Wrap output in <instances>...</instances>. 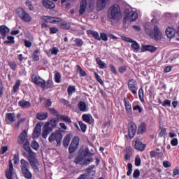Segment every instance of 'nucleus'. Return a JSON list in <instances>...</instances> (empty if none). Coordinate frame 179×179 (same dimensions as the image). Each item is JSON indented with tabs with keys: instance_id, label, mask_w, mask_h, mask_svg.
Here are the masks:
<instances>
[{
	"instance_id": "obj_1",
	"label": "nucleus",
	"mask_w": 179,
	"mask_h": 179,
	"mask_svg": "<svg viewBox=\"0 0 179 179\" xmlns=\"http://www.w3.org/2000/svg\"><path fill=\"white\" fill-rule=\"evenodd\" d=\"M121 7L120 5L115 3L109 7L107 11V17L111 20L118 21L121 19Z\"/></svg>"
},
{
	"instance_id": "obj_2",
	"label": "nucleus",
	"mask_w": 179,
	"mask_h": 179,
	"mask_svg": "<svg viewBox=\"0 0 179 179\" xmlns=\"http://www.w3.org/2000/svg\"><path fill=\"white\" fill-rule=\"evenodd\" d=\"M89 155V151L85 150L82 152L81 155H78L75 159V163L76 164H79V163H81L83 166H87V164H90L92 162H93V158L92 157H87Z\"/></svg>"
},
{
	"instance_id": "obj_3",
	"label": "nucleus",
	"mask_w": 179,
	"mask_h": 179,
	"mask_svg": "<svg viewBox=\"0 0 179 179\" xmlns=\"http://www.w3.org/2000/svg\"><path fill=\"white\" fill-rule=\"evenodd\" d=\"M145 31L151 38L156 40V41H160L163 38V34L157 25L154 26L152 31L146 28Z\"/></svg>"
},
{
	"instance_id": "obj_4",
	"label": "nucleus",
	"mask_w": 179,
	"mask_h": 179,
	"mask_svg": "<svg viewBox=\"0 0 179 179\" xmlns=\"http://www.w3.org/2000/svg\"><path fill=\"white\" fill-rule=\"evenodd\" d=\"M50 143L57 142V146H61V141H62V133L59 130H56L48 138Z\"/></svg>"
},
{
	"instance_id": "obj_5",
	"label": "nucleus",
	"mask_w": 179,
	"mask_h": 179,
	"mask_svg": "<svg viewBox=\"0 0 179 179\" xmlns=\"http://www.w3.org/2000/svg\"><path fill=\"white\" fill-rule=\"evenodd\" d=\"M94 176H96V169H94V165H91L87 169V173L81 175L78 179H93Z\"/></svg>"
},
{
	"instance_id": "obj_6",
	"label": "nucleus",
	"mask_w": 179,
	"mask_h": 179,
	"mask_svg": "<svg viewBox=\"0 0 179 179\" xmlns=\"http://www.w3.org/2000/svg\"><path fill=\"white\" fill-rule=\"evenodd\" d=\"M17 15L19 16L23 22H25L26 23H29V22H31V17H30V15L27 13L23 8H18L17 10Z\"/></svg>"
},
{
	"instance_id": "obj_7",
	"label": "nucleus",
	"mask_w": 179,
	"mask_h": 179,
	"mask_svg": "<svg viewBox=\"0 0 179 179\" xmlns=\"http://www.w3.org/2000/svg\"><path fill=\"white\" fill-rule=\"evenodd\" d=\"M126 138H130V139H132L134 136H135V134H136V124L135 123H129V128H128V131H124V132Z\"/></svg>"
},
{
	"instance_id": "obj_8",
	"label": "nucleus",
	"mask_w": 179,
	"mask_h": 179,
	"mask_svg": "<svg viewBox=\"0 0 179 179\" xmlns=\"http://www.w3.org/2000/svg\"><path fill=\"white\" fill-rule=\"evenodd\" d=\"M128 89L129 92L132 93V94L136 96L138 94V83H136V80L134 79L129 80Z\"/></svg>"
},
{
	"instance_id": "obj_9",
	"label": "nucleus",
	"mask_w": 179,
	"mask_h": 179,
	"mask_svg": "<svg viewBox=\"0 0 179 179\" xmlns=\"http://www.w3.org/2000/svg\"><path fill=\"white\" fill-rule=\"evenodd\" d=\"M122 39L124 41H127V43H131V48L134 49V51H136V52H138V51H139L140 46L138 42L127 36H122Z\"/></svg>"
},
{
	"instance_id": "obj_10",
	"label": "nucleus",
	"mask_w": 179,
	"mask_h": 179,
	"mask_svg": "<svg viewBox=\"0 0 179 179\" xmlns=\"http://www.w3.org/2000/svg\"><path fill=\"white\" fill-rule=\"evenodd\" d=\"M31 82L34 83L35 85H37V86H39L43 89L44 87V82L45 80L41 78L40 76H37L36 75L31 76Z\"/></svg>"
},
{
	"instance_id": "obj_11",
	"label": "nucleus",
	"mask_w": 179,
	"mask_h": 179,
	"mask_svg": "<svg viewBox=\"0 0 179 179\" xmlns=\"http://www.w3.org/2000/svg\"><path fill=\"white\" fill-rule=\"evenodd\" d=\"M138 19V13L136 11H130L128 13L126 14L124 17V20L129 22H134V20H136Z\"/></svg>"
},
{
	"instance_id": "obj_12",
	"label": "nucleus",
	"mask_w": 179,
	"mask_h": 179,
	"mask_svg": "<svg viewBox=\"0 0 179 179\" xmlns=\"http://www.w3.org/2000/svg\"><path fill=\"white\" fill-rule=\"evenodd\" d=\"M41 19L48 23H59V22H62V19L55 17L42 16Z\"/></svg>"
},
{
	"instance_id": "obj_13",
	"label": "nucleus",
	"mask_w": 179,
	"mask_h": 179,
	"mask_svg": "<svg viewBox=\"0 0 179 179\" xmlns=\"http://www.w3.org/2000/svg\"><path fill=\"white\" fill-rule=\"evenodd\" d=\"M52 131V128L50 127V122H47L43 127L42 137L47 138L50 132Z\"/></svg>"
},
{
	"instance_id": "obj_14",
	"label": "nucleus",
	"mask_w": 179,
	"mask_h": 179,
	"mask_svg": "<svg viewBox=\"0 0 179 179\" xmlns=\"http://www.w3.org/2000/svg\"><path fill=\"white\" fill-rule=\"evenodd\" d=\"M145 51H149L150 52H156V51H157V48L151 45H142L141 52H145Z\"/></svg>"
},
{
	"instance_id": "obj_15",
	"label": "nucleus",
	"mask_w": 179,
	"mask_h": 179,
	"mask_svg": "<svg viewBox=\"0 0 179 179\" xmlns=\"http://www.w3.org/2000/svg\"><path fill=\"white\" fill-rule=\"evenodd\" d=\"M27 130H23L21 134H20V136H18V143L19 145H22V143H26V141H27Z\"/></svg>"
},
{
	"instance_id": "obj_16",
	"label": "nucleus",
	"mask_w": 179,
	"mask_h": 179,
	"mask_svg": "<svg viewBox=\"0 0 179 179\" xmlns=\"http://www.w3.org/2000/svg\"><path fill=\"white\" fill-rule=\"evenodd\" d=\"M40 135H41V124L38 123V124H36V125L34 129L33 138L35 139H37V138H38V136H40Z\"/></svg>"
},
{
	"instance_id": "obj_17",
	"label": "nucleus",
	"mask_w": 179,
	"mask_h": 179,
	"mask_svg": "<svg viewBox=\"0 0 179 179\" xmlns=\"http://www.w3.org/2000/svg\"><path fill=\"white\" fill-rule=\"evenodd\" d=\"M28 160L34 171L38 170V166H40V164H38V161L37 159L31 158V156H28Z\"/></svg>"
},
{
	"instance_id": "obj_18",
	"label": "nucleus",
	"mask_w": 179,
	"mask_h": 179,
	"mask_svg": "<svg viewBox=\"0 0 179 179\" xmlns=\"http://www.w3.org/2000/svg\"><path fill=\"white\" fill-rule=\"evenodd\" d=\"M13 176V164L12 160H9V169L6 171V177L8 179H12Z\"/></svg>"
},
{
	"instance_id": "obj_19",
	"label": "nucleus",
	"mask_w": 179,
	"mask_h": 179,
	"mask_svg": "<svg viewBox=\"0 0 179 179\" xmlns=\"http://www.w3.org/2000/svg\"><path fill=\"white\" fill-rule=\"evenodd\" d=\"M87 8V1L82 0L80 4V10H79L80 15H83Z\"/></svg>"
},
{
	"instance_id": "obj_20",
	"label": "nucleus",
	"mask_w": 179,
	"mask_h": 179,
	"mask_svg": "<svg viewBox=\"0 0 179 179\" xmlns=\"http://www.w3.org/2000/svg\"><path fill=\"white\" fill-rule=\"evenodd\" d=\"M42 3L47 9H54L55 4L50 0H42Z\"/></svg>"
},
{
	"instance_id": "obj_21",
	"label": "nucleus",
	"mask_w": 179,
	"mask_h": 179,
	"mask_svg": "<svg viewBox=\"0 0 179 179\" xmlns=\"http://www.w3.org/2000/svg\"><path fill=\"white\" fill-rule=\"evenodd\" d=\"M15 121H16V117H15V113H6V122L7 124H10L11 122H15Z\"/></svg>"
},
{
	"instance_id": "obj_22",
	"label": "nucleus",
	"mask_w": 179,
	"mask_h": 179,
	"mask_svg": "<svg viewBox=\"0 0 179 179\" xmlns=\"http://www.w3.org/2000/svg\"><path fill=\"white\" fill-rule=\"evenodd\" d=\"M110 0H98L96 5L97 8L99 9V10H101L102 9H104L106 6H107V3H108Z\"/></svg>"
},
{
	"instance_id": "obj_23",
	"label": "nucleus",
	"mask_w": 179,
	"mask_h": 179,
	"mask_svg": "<svg viewBox=\"0 0 179 179\" xmlns=\"http://www.w3.org/2000/svg\"><path fill=\"white\" fill-rule=\"evenodd\" d=\"M123 101L124 103L125 109L128 114H132V106L131 103L127 99V98H124Z\"/></svg>"
},
{
	"instance_id": "obj_24",
	"label": "nucleus",
	"mask_w": 179,
	"mask_h": 179,
	"mask_svg": "<svg viewBox=\"0 0 179 179\" xmlns=\"http://www.w3.org/2000/svg\"><path fill=\"white\" fill-rule=\"evenodd\" d=\"M20 164L21 171L30 169V164H29V162L26 161L24 159L20 160Z\"/></svg>"
},
{
	"instance_id": "obj_25",
	"label": "nucleus",
	"mask_w": 179,
	"mask_h": 179,
	"mask_svg": "<svg viewBox=\"0 0 179 179\" xmlns=\"http://www.w3.org/2000/svg\"><path fill=\"white\" fill-rule=\"evenodd\" d=\"M78 107L80 111H83V113H86V111L89 110L87 108V105L86 104V102L83 101L78 102Z\"/></svg>"
},
{
	"instance_id": "obj_26",
	"label": "nucleus",
	"mask_w": 179,
	"mask_h": 179,
	"mask_svg": "<svg viewBox=\"0 0 179 179\" xmlns=\"http://www.w3.org/2000/svg\"><path fill=\"white\" fill-rule=\"evenodd\" d=\"M166 34L168 38H173L176 36V29L173 27H168L166 30Z\"/></svg>"
},
{
	"instance_id": "obj_27",
	"label": "nucleus",
	"mask_w": 179,
	"mask_h": 179,
	"mask_svg": "<svg viewBox=\"0 0 179 179\" xmlns=\"http://www.w3.org/2000/svg\"><path fill=\"white\" fill-rule=\"evenodd\" d=\"M18 106L22 108H30L31 103L29 101L21 100L18 102Z\"/></svg>"
},
{
	"instance_id": "obj_28",
	"label": "nucleus",
	"mask_w": 179,
	"mask_h": 179,
	"mask_svg": "<svg viewBox=\"0 0 179 179\" xmlns=\"http://www.w3.org/2000/svg\"><path fill=\"white\" fill-rule=\"evenodd\" d=\"M134 148H135V149H136V150H139L140 152H143V150H145V149H146V145H145L141 141H136Z\"/></svg>"
},
{
	"instance_id": "obj_29",
	"label": "nucleus",
	"mask_w": 179,
	"mask_h": 179,
	"mask_svg": "<svg viewBox=\"0 0 179 179\" xmlns=\"http://www.w3.org/2000/svg\"><path fill=\"white\" fill-rule=\"evenodd\" d=\"M36 118L37 120H39V121H44V120L48 118V113L44 112L38 113L36 114Z\"/></svg>"
},
{
	"instance_id": "obj_30",
	"label": "nucleus",
	"mask_w": 179,
	"mask_h": 179,
	"mask_svg": "<svg viewBox=\"0 0 179 179\" xmlns=\"http://www.w3.org/2000/svg\"><path fill=\"white\" fill-rule=\"evenodd\" d=\"M9 33V28L8 27L3 25L0 27V34L3 36L2 38L6 37V34Z\"/></svg>"
},
{
	"instance_id": "obj_31",
	"label": "nucleus",
	"mask_w": 179,
	"mask_h": 179,
	"mask_svg": "<svg viewBox=\"0 0 179 179\" xmlns=\"http://www.w3.org/2000/svg\"><path fill=\"white\" fill-rule=\"evenodd\" d=\"M54 87V82L52 80H48L47 83L44 81V87H42V89L43 90H45L47 89H52Z\"/></svg>"
},
{
	"instance_id": "obj_32",
	"label": "nucleus",
	"mask_w": 179,
	"mask_h": 179,
	"mask_svg": "<svg viewBox=\"0 0 179 179\" xmlns=\"http://www.w3.org/2000/svg\"><path fill=\"white\" fill-rule=\"evenodd\" d=\"M87 34H90L91 36H93V37L94 38H96V40H101V38L100 37V36L99 35V32L96 31H93V30H87Z\"/></svg>"
},
{
	"instance_id": "obj_33",
	"label": "nucleus",
	"mask_w": 179,
	"mask_h": 179,
	"mask_svg": "<svg viewBox=\"0 0 179 179\" xmlns=\"http://www.w3.org/2000/svg\"><path fill=\"white\" fill-rule=\"evenodd\" d=\"M22 173L24 177L26 179H31V178H33V174L31 173L30 170H29V169H24V171H22Z\"/></svg>"
},
{
	"instance_id": "obj_34",
	"label": "nucleus",
	"mask_w": 179,
	"mask_h": 179,
	"mask_svg": "<svg viewBox=\"0 0 179 179\" xmlns=\"http://www.w3.org/2000/svg\"><path fill=\"white\" fill-rule=\"evenodd\" d=\"M69 143H71V135L67 134L63 141V145L64 148H68L69 146Z\"/></svg>"
},
{
	"instance_id": "obj_35",
	"label": "nucleus",
	"mask_w": 179,
	"mask_h": 179,
	"mask_svg": "<svg viewBox=\"0 0 179 179\" xmlns=\"http://www.w3.org/2000/svg\"><path fill=\"white\" fill-rule=\"evenodd\" d=\"M82 119L85 122H87V124H92V115L84 114L82 116Z\"/></svg>"
},
{
	"instance_id": "obj_36",
	"label": "nucleus",
	"mask_w": 179,
	"mask_h": 179,
	"mask_svg": "<svg viewBox=\"0 0 179 179\" xmlns=\"http://www.w3.org/2000/svg\"><path fill=\"white\" fill-rule=\"evenodd\" d=\"M96 64L99 65L100 69H104L107 68V64L101 59H100V58H96Z\"/></svg>"
},
{
	"instance_id": "obj_37",
	"label": "nucleus",
	"mask_w": 179,
	"mask_h": 179,
	"mask_svg": "<svg viewBox=\"0 0 179 179\" xmlns=\"http://www.w3.org/2000/svg\"><path fill=\"white\" fill-rule=\"evenodd\" d=\"M145 132H146V124L143 122L140 124L138 127V133L143 134Z\"/></svg>"
},
{
	"instance_id": "obj_38",
	"label": "nucleus",
	"mask_w": 179,
	"mask_h": 179,
	"mask_svg": "<svg viewBox=\"0 0 179 179\" xmlns=\"http://www.w3.org/2000/svg\"><path fill=\"white\" fill-rule=\"evenodd\" d=\"M50 122V125H51L52 128H55L57 125H58V122L59 120L57 118H52Z\"/></svg>"
},
{
	"instance_id": "obj_39",
	"label": "nucleus",
	"mask_w": 179,
	"mask_h": 179,
	"mask_svg": "<svg viewBox=\"0 0 179 179\" xmlns=\"http://www.w3.org/2000/svg\"><path fill=\"white\" fill-rule=\"evenodd\" d=\"M4 44H15V37L8 36L7 41L3 42Z\"/></svg>"
},
{
	"instance_id": "obj_40",
	"label": "nucleus",
	"mask_w": 179,
	"mask_h": 179,
	"mask_svg": "<svg viewBox=\"0 0 179 179\" xmlns=\"http://www.w3.org/2000/svg\"><path fill=\"white\" fill-rule=\"evenodd\" d=\"M67 92L69 96H72L76 92V88H75V86L70 85L67 89Z\"/></svg>"
},
{
	"instance_id": "obj_41",
	"label": "nucleus",
	"mask_w": 179,
	"mask_h": 179,
	"mask_svg": "<svg viewBox=\"0 0 179 179\" xmlns=\"http://www.w3.org/2000/svg\"><path fill=\"white\" fill-rule=\"evenodd\" d=\"M40 52V50L36 49L34 50L32 57H33V59L34 61H38L40 59V57L38 56V53Z\"/></svg>"
},
{
	"instance_id": "obj_42",
	"label": "nucleus",
	"mask_w": 179,
	"mask_h": 179,
	"mask_svg": "<svg viewBox=\"0 0 179 179\" xmlns=\"http://www.w3.org/2000/svg\"><path fill=\"white\" fill-rule=\"evenodd\" d=\"M61 29H65L66 30H68L69 29H71V24L68 22H62L59 25Z\"/></svg>"
},
{
	"instance_id": "obj_43",
	"label": "nucleus",
	"mask_w": 179,
	"mask_h": 179,
	"mask_svg": "<svg viewBox=\"0 0 179 179\" xmlns=\"http://www.w3.org/2000/svg\"><path fill=\"white\" fill-rule=\"evenodd\" d=\"M77 73H79L80 76H86V72L79 65H77Z\"/></svg>"
},
{
	"instance_id": "obj_44",
	"label": "nucleus",
	"mask_w": 179,
	"mask_h": 179,
	"mask_svg": "<svg viewBox=\"0 0 179 179\" xmlns=\"http://www.w3.org/2000/svg\"><path fill=\"white\" fill-rule=\"evenodd\" d=\"M59 118L60 120H62V121H64V122H69V124H71V122H72L71 118L65 115H62Z\"/></svg>"
},
{
	"instance_id": "obj_45",
	"label": "nucleus",
	"mask_w": 179,
	"mask_h": 179,
	"mask_svg": "<svg viewBox=\"0 0 179 179\" xmlns=\"http://www.w3.org/2000/svg\"><path fill=\"white\" fill-rule=\"evenodd\" d=\"M79 137L76 136V137H74V138L71 141V145H74V146H79Z\"/></svg>"
},
{
	"instance_id": "obj_46",
	"label": "nucleus",
	"mask_w": 179,
	"mask_h": 179,
	"mask_svg": "<svg viewBox=\"0 0 179 179\" xmlns=\"http://www.w3.org/2000/svg\"><path fill=\"white\" fill-rule=\"evenodd\" d=\"M55 80L56 83H61V73L56 72L55 74Z\"/></svg>"
},
{
	"instance_id": "obj_47",
	"label": "nucleus",
	"mask_w": 179,
	"mask_h": 179,
	"mask_svg": "<svg viewBox=\"0 0 179 179\" xmlns=\"http://www.w3.org/2000/svg\"><path fill=\"white\" fill-rule=\"evenodd\" d=\"M74 43H76L77 47H82L83 45V41L80 38H75Z\"/></svg>"
},
{
	"instance_id": "obj_48",
	"label": "nucleus",
	"mask_w": 179,
	"mask_h": 179,
	"mask_svg": "<svg viewBox=\"0 0 179 179\" xmlns=\"http://www.w3.org/2000/svg\"><path fill=\"white\" fill-rule=\"evenodd\" d=\"M23 148L26 152H30L31 148H30V145L29 143V141H26L25 143H23Z\"/></svg>"
},
{
	"instance_id": "obj_49",
	"label": "nucleus",
	"mask_w": 179,
	"mask_h": 179,
	"mask_svg": "<svg viewBox=\"0 0 179 179\" xmlns=\"http://www.w3.org/2000/svg\"><path fill=\"white\" fill-rule=\"evenodd\" d=\"M8 66L11 68L12 71H16V66H17V64L15 62H9Z\"/></svg>"
},
{
	"instance_id": "obj_50",
	"label": "nucleus",
	"mask_w": 179,
	"mask_h": 179,
	"mask_svg": "<svg viewBox=\"0 0 179 179\" xmlns=\"http://www.w3.org/2000/svg\"><path fill=\"white\" fill-rule=\"evenodd\" d=\"M167 135V130L166 128H162L159 131V138H162V136H166Z\"/></svg>"
},
{
	"instance_id": "obj_51",
	"label": "nucleus",
	"mask_w": 179,
	"mask_h": 179,
	"mask_svg": "<svg viewBox=\"0 0 179 179\" xmlns=\"http://www.w3.org/2000/svg\"><path fill=\"white\" fill-rule=\"evenodd\" d=\"M95 79L100 83V85H104V82H103V80L100 78V76L97 73H94Z\"/></svg>"
},
{
	"instance_id": "obj_52",
	"label": "nucleus",
	"mask_w": 179,
	"mask_h": 179,
	"mask_svg": "<svg viewBox=\"0 0 179 179\" xmlns=\"http://www.w3.org/2000/svg\"><path fill=\"white\" fill-rule=\"evenodd\" d=\"M19 86H20V80H17L13 86V90L14 93H16L17 92V90L19 89Z\"/></svg>"
},
{
	"instance_id": "obj_53",
	"label": "nucleus",
	"mask_w": 179,
	"mask_h": 179,
	"mask_svg": "<svg viewBox=\"0 0 179 179\" xmlns=\"http://www.w3.org/2000/svg\"><path fill=\"white\" fill-rule=\"evenodd\" d=\"M19 153H15L13 155V162H14V164H19Z\"/></svg>"
},
{
	"instance_id": "obj_54",
	"label": "nucleus",
	"mask_w": 179,
	"mask_h": 179,
	"mask_svg": "<svg viewBox=\"0 0 179 179\" xmlns=\"http://www.w3.org/2000/svg\"><path fill=\"white\" fill-rule=\"evenodd\" d=\"M78 149V147L76 145H73V144H71L69 148V153H73L75 150Z\"/></svg>"
},
{
	"instance_id": "obj_55",
	"label": "nucleus",
	"mask_w": 179,
	"mask_h": 179,
	"mask_svg": "<svg viewBox=\"0 0 179 179\" xmlns=\"http://www.w3.org/2000/svg\"><path fill=\"white\" fill-rule=\"evenodd\" d=\"M31 148L35 150H38V148H40V145H38V143H37V141H34L31 143Z\"/></svg>"
},
{
	"instance_id": "obj_56",
	"label": "nucleus",
	"mask_w": 179,
	"mask_h": 179,
	"mask_svg": "<svg viewBox=\"0 0 179 179\" xmlns=\"http://www.w3.org/2000/svg\"><path fill=\"white\" fill-rule=\"evenodd\" d=\"M79 125L80 127V129L83 132H86V129H87V127L86 124H85L83 122H79Z\"/></svg>"
},
{
	"instance_id": "obj_57",
	"label": "nucleus",
	"mask_w": 179,
	"mask_h": 179,
	"mask_svg": "<svg viewBox=\"0 0 179 179\" xmlns=\"http://www.w3.org/2000/svg\"><path fill=\"white\" fill-rule=\"evenodd\" d=\"M141 157L136 156L135 158V166H141Z\"/></svg>"
},
{
	"instance_id": "obj_58",
	"label": "nucleus",
	"mask_w": 179,
	"mask_h": 179,
	"mask_svg": "<svg viewBox=\"0 0 179 179\" xmlns=\"http://www.w3.org/2000/svg\"><path fill=\"white\" fill-rule=\"evenodd\" d=\"M138 97L141 100V101H142V100H143V89L140 88L138 90Z\"/></svg>"
},
{
	"instance_id": "obj_59",
	"label": "nucleus",
	"mask_w": 179,
	"mask_h": 179,
	"mask_svg": "<svg viewBox=\"0 0 179 179\" xmlns=\"http://www.w3.org/2000/svg\"><path fill=\"white\" fill-rule=\"evenodd\" d=\"M171 145H172V146H177V145H178V139H177V138L172 139L171 141Z\"/></svg>"
},
{
	"instance_id": "obj_60",
	"label": "nucleus",
	"mask_w": 179,
	"mask_h": 179,
	"mask_svg": "<svg viewBox=\"0 0 179 179\" xmlns=\"http://www.w3.org/2000/svg\"><path fill=\"white\" fill-rule=\"evenodd\" d=\"M162 106L164 107H166V106H168V107H170L171 106V101L166 99L162 103Z\"/></svg>"
},
{
	"instance_id": "obj_61",
	"label": "nucleus",
	"mask_w": 179,
	"mask_h": 179,
	"mask_svg": "<svg viewBox=\"0 0 179 179\" xmlns=\"http://www.w3.org/2000/svg\"><path fill=\"white\" fill-rule=\"evenodd\" d=\"M140 176H141V171H139L138 169L135 170L133 173V177L134 178H138V177H139Z\"/></svg>"
},
{
	"instance_id": "obj_62",
	"label": "nucleus",
	"mask_w": 179,
	"mask_h": 179,
	"mask_svg": "<svg viewBox=\"0 0 179 179\" xmlns=\"http://www.w3.org/2000/svg\"><path fill=\"white\" fill-rule=\"evenodd\" d=\"M26 5H27V6H28V8L30 10H34V8L33 7V5L31 4V1H27Z\"/></svg>"
},
{
	"instance_id": "obj_63",
	"label": "nucleus",
	"mask_w": 179,
	"mask_h": 179,
	"mask_svg": "<svg viewBox=\"0 0 179 179\" xmlns=\"http://www.w3.org/2000/svg\"><path fill=\"white\" fill-rule=\"evenodd\" d=\"M50 51L51 54H52L53 55H57V54H58V51H59V50H58V48H53Z\"/></svg>"
},
{
	"instance_id": "obj_64",
	"label": "nucleus",
	"mask_w": 179,
	"mask_h": 179,
	"mask_svg": "<svg viewBox=\"0 0 179 179\" xmlns=\"http://www.w3.org/2000/svg\"><path fill=\"white\" fill-rule=\"evenodd\" d=\"M50 31L51 34H55V33H58V28L50 27Z\"/></svg>"
}]
</instances>
